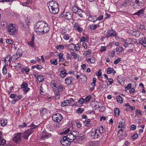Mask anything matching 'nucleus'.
<instances>
[{"instance_id": "nucleus-1", "label": "nucleus", "mask_w": 146, "mask_h": 146, "mask_svg": "<svg viewBox=\"0 0 146 146\" xmlns=\"http://www.w3.org/2000/svg\"><path fill=\"white\" fill-rule=\"evenodd\" d=\"M35 31L37 34L43 35L47 33L50 30L47 23L44 21L37 22L35 26Z\"/></svg>"}, {"instance_id": "nucleus-2", "label": "nucleus", "mask_w": 146, "mask_h": 146, "mask_svg": "<svg viewBox=\"0 0 146 146\" xmlns=\"http://www.w3.org/2000/svg\"><path fill=\"white\" fill-rule=\"evenodd\" d=\"M50 13L55 15L57 14L59 11V6L58 3L54 1H50L47 4Z\"/></svg>"}, {"instance_id": "nucleus-3", "label": "nucleus", "mask_w": 146, "mask_h": 146, "mask_svg": "<svg viewBox=\"0 0 146 146\" xmlns=\"http://www.w3.org/2000/svg\"><path fill=\"white\" fill-rule=\"evenodd\" d=\"M133 3L132 5L134 9L139 8L145 5V0H131Z\"/></svg>"}, {"instance_id": "nucleus-4", "label": "nucleus", "mask_w": 146, "mask_h": 146, "mask_svg": "<svg viewBox=\"0 0 146 146\" xmlns=\"http://www.w3.org/2000/svg\"><path fill=\"white\" fill-rule=\"evenodd\" d=\"M37 126L35 125L33 123H32L30 125L31 128L24 132L23 135V138L25 139H27L29 136L34 131L33 129H35Z\"/></svg>"}, {"instance_id": "nucleus-5", "label": "nucleus", "mask_w": 146, "mask_h": 146, "mask_svg": "<svg viewBox=\"0 0 146 146\" xmlns=\"http://www.w3.org/2000/svg\"><path fill=\"white\" fill-rule=\"evenodd\" d=\"M78 133L76 131H73L65 136L68 140L71 142H72L78 136Z\"/></svg>"}, {"instance_id": "nucleus-6", "label": "nucleus", "mask_w": 146, "mask_h": 146, "mask_svg": "<svg viewBox=\"0 0 146 146\" xmlns=\"http://www.w3.org/2000/svg\"><path fill=\"white\" fill-rule=\"evenodd\" d=\"M15 24H10L7 26V31L11 35H14L17 32V29L15 27Z\"/></svg>"}, {"instance_id": "nucleus-7", "label": "nucleus", "mask_w": 146, "mask_h": 146, "mask_svg": "<svg viewBox=\"0 0 146 146\" xmlns=\"http://www.w3.org/2000/svg\"><path fill=\"white\" fill-rule=\"evenodd\" d=\"M52 118V120L56 122H60L63 118L62 115L59 113H56L53 115Z\"/></svg>"}, {"instance_id": "nucleus-8", "label": "nucleus", "mask_w": 146, "mask_h": 146, "mask_svg": "<svg viewBox=\"0 0 146 146\" xmlns=\"http://www.w3.org/2000/svg\"><path fill=\"white\" fill-rule=\"evenodd\" d=\"M66 137L64 136L62 139L60 141L61 144L64 146H68L70 145L71 142Z\"/></svg>"}, {"instance_id": "nucleus-9", "label": "nucleus", "mask_w": 146, "mask_h": 146, "mask_svg": "<svg viewBox=\"0 0 146 146\" xmlns=\"http://www.w3.org/2000/svg\"><path fill=\"white\" fill-rule=\"evenodd\" d=\"M22 135V133H18L15 134L13 139V140L17 143H19L21 141L22 138L21 137V135Z\"/></svg>"}, {"instance_id": "nucleus-10", "label": "nucleus", "mask_w": 146, "mask_h": 146, "mask_svg": "<svg viewBox=\"0 0 146 146\" xmlns=\"http://www.w3.org/2000/svg\"><path fill=\"white\" fill-rule=\"evenodd\" d=\"M99 134L98 133L96 132V130L94 132L90 131L89 133V135L91 139H97L99 137Z\"/></svg>"}, {"instance_id": "nucleus-11", "label": "nucleus", "mask_w": 146, "mask_h": 146, "mask_svg": "<svg viewBox=\"0 0 146 146\" xmlns=\"http://www.w3.org/2000/svg\"><path fill=\"white\" fill-rule=\"evenodd\" d=\"M51 136L50 134L47 133L46 131L44 130L42 132L41 136V138L44 140L47 139Z\"/></svg>"}, {"instance_id": "nucleus-12", "label": "nucleus", "mask_w": 146, "mask_h": 146, "mask_svg": "<svg viewBox=\"0 0 146 146\" xmlns=\"http://www.w3.org/2000/svg\"><path fill=\"white\" fill-rule=\"evenodd\" d=\"M100 102L96 101H92L90 104V106L93 109H96L97 108H100V105H101Z\"/></svg>"}, {"instance_id": "nucleus-13", "label": "nucleus", "mask_w": 146, "mask_h": 146, "mask_svg": "<svg viewBox=\"0 0 146 146\" xmlns=\"http://www.w3.org/2000/svg\"><path fill=\"white\" fill-rule=\"evenodd\" d=\"M12 58L11 55L7 56L4 60V62L5 64L7 65H10L11 63V60Z\"/></svg>"}, {"instance_id": "nucleus-14", "label": "nucleus", "mask_w": 146, "mask_h": 146, "mask_svg": "<svg viewBox=\"0 0 146 146\" xmlns=\"http://www.w3.org/2000/svg\"><path fill=\"white\" fill-rule=\"evenodd\" d=\"M64 17L67 20H70L72 18L73 13L71 12H66L65 14Z\"/></svg>"}, {"instance_id": "nucleus-15", "label": "nucleus", "mask_w": 146, "mask_h": 146, "mask_svg": "<svg viewBox=\"0 0 146 146\" xmlns=\"http://www.w3.org/2000/svg\"><path fill=\"white\" fill-rule=\"evenodd\" d=\"M131 0H126L123 2V4L121 5L122 6H123L127 7L129 6L130 5H132L133 4L132 1Z\"/></svg>"}, {"instance_id": "nucleus-16", "label": "nucleus", "mask_w": 146, "mask_h": 146, "mask_svg": "<svg viewBox=\"0 0 146 146\" xmlns=\"http://www.w3.org/2000/svg\"><path fill=\"white\" fill-rule=\"evenodd\" d=\"M117 79L118 81L121 85H123L124 83L125 78L124 77L120 76H117Z\"/></svg>"}, {"instance_id": "nucleus-17", "label": "nucleus", "mask_w": 146, "mask_h": 146, "mask_svg": "<svg viewBox=\"0 0 146 146\" xmlns=\"http://www.w3.org/2000/svg\"><path fill=\"white\" fill-rule=\"evenodd\" d=\"M139 42L143 45L145 47H146V38L145 37L140 38L139 40Z\"/></svg>"}, {"instance_id": "nucleus-18", "label": "nucleus", "mask_w": 146, "mask_h": 146, "mask_svg": "<svg viewBox=\"0 0 146 146\" xmlns=\"http://www.w3.org/2000/svg\"><path fill=\"white\" fill-rule=\"evenodd\" d=\"M74 26L75 29L79 32H81L82 31V28L81 27L80 25L78 23H75L74 24Z\"/></svg>"}, {"instance_id": "nucleus-19", "label": "nucleus", "mask_w": 146, "mask_h": 146, "mask_svg": "<svg viewBox=\"0 0 146 146\" xmlns=\"http://www.w3.org/2000/svg\"><path fill=\"white\" fill-rule=\"evenodd\" d=\"M126 41H127L126 43L128 44H134L136 42V40L134 38H128L126 40Z\"/></svg>"}, {"instance_id": "nucleus-20", "label": "nucleus", "mask_w": 146, "mask_h": 146, "mask_svg": "<svg viewBox=\"0 0 146 146\" xmlns=\"http://www.w3.org/2000/svg\"><path fill=\"white\" fill-rule=\"evenodd\" d=\"M96 132L100 134L101 135L104 132V128L103 126H101L99 128L95 129Z\"/></svg>"}, {"instance_id": "nucleus-21", "label": "nucleus", "mask_w": 146, "mask_h": 146, "mask_svg": "<svg viewBox=\"0 0 146 146\" xmlns=\"http://www.w3.org/2000/svg\"><path fill=\"white\" fill-rule=\"evenodd\" d=\"M72 78L71 77H69L66 78L65 81L67 85H70L71 84Z\"/></svg>"}, {"instance_id": "nucleus-22", "label": "nucleus", "mask_w": 146, "mask_h": 146, "mask_svg": "<svg viewBox=\"0 0 146 146\" xmlns=\"http://www.w3.org/2000/svg\"><path fill=\"white\" fill-rule=\"evenodd\" d=\"M89 20L91 21L95 22L97 20V17L95 16L90 15L88 18Z\"/></svg>"}, {"instance_id": "nucleus-23", "label": "nucleus", "mask_w": 146, "mask_h": 146, "mask_svg": "<svg viewBox=\"0 0 146 146\" xmlns=\"http://www.w3.org/2000/svg\"><path fill=\"white\" fill-rule=\"evenodd\" d=\"M91 121H90V119H87L84 121V124L86 126L89 127L91 125Z\"/></svg>"}, {"instance_id": "nucleus-24", "label": "nucleus", "mask_w": 146, "mask_h": 146, "mask_svg": "<svg viewBox=\"0 0 146 146\" xmlns=\"http://www.w3.org/2000/svg\"><path fill=\"white\" fill-rule=\"evenodd\" d=\"M76 14L78 15L80 17H83V14H84V13L83 12V10L79 9L77 13Z\"/></svg>"}, {"instance_id": "nucleus-25", "label": "nucleus", "mask_w": 146, "mask_h": 146, "mask_svg": "<svg viewBox=\"0 0 146 146\" xmlns=\"http://www.w3.org/2000/svg\"><path fill=\"white\" fill-rule=\"evenodd\" d=\"M120 112V111L119 109L116 108L115 109L114 111V113L115 115L117 117L119 115V113Z\"/></svg>"}, {"instance_id": "nucleus-26", "label": "nucleus", "mask_w": 146, "mask_h": 146, "mask_svg": "<svg viewBox=\"0 0 146 146\" xmlns=\"http://www.w3.org/2000/svg\"><path fill=\"white\" fill-rule=\"evenodd\" d=\"M60 76L62 78H64L68 74V73H66V71L65 70H63L60 71Z\"/></svg>"}, {"instance_id": "nucleus-27", "label": "nucleus", "mask_w": 146, "mask_h": 146, "mask_svg": "<svg viewBox=\"0 0 146 146\" xmlns=\"http://www.w3.org/2000/svg\"><path fill=\"white\" fill-rule=\"evenodd\" d=\"M143 10L141 9L138 11L137 12L135 13L134 14V15H137L138 16H140L141 14H143Z\"/></svg>"}, {"instance_id": "nucleus-28", "label": "nucleus", "mask_w": 146, "mask_h": 146, "mask_svg": "<svg viewBox=\"0 0 146 146\" xmlns=\"http://www.w3.org/2000/svg\"><path fill=\"white\" fill-rule=\"evenodd\" d=\"M1 125L3 126H5L7 123V120L6 119H3L1 120Z\"/></svg>"}, {"instance_id": "nucleus-29", "label": "nucleus", "mask_w": 146, "mask_h": 146, "mask_svg": "<svg viewBox=\"0 0 146 146\" xmlns=\"http://www.w3.org/2000/svg\"><path fill=\"white\" fill-rule=\"evenodd\" d=\"M63 53H60L58 55L59 60L62 61H64V59L63 57Z\"/></svg>"}, {"instance_id": "nucleus-30", "label": "nucleus", "mask_w": 146, "mask_h": 146, "mask_svg": "<svg viewBox=\"0 0 146 146\" xmlns=\"http://www.w3.org/2000/svg\"><path fill=\"white\" fill-rule=\"evenodd\" d=\"M31 68L32 69H33L34 68H36L38 70H40L42 69V67L40 65H38L32 66Z\"/></svg>"}, {"instance_id": "nucleus-31", "label": "nucleus", "mask_w": 146, "mask_h": 146, "mask_svg": "<svg viewBox=\"0 0 146 146\" xmlns=\"http://www.w3.org/2000/svg\"><path fill=\"white\" fill-rule=\"evenodd\" d=\"M132 33L133 36H134L136 37H138L140 34V32L138 31H133V32Z\"/></svg>"}, {"instance_id": "nucleus-32", "label": "nucleus", "mask_w": 146, "mask_h": 146, "mask_svg": "<svg viewBox=\"0 0 146 146\" xmlns=\"http://www.w3.org/2000/svg\"><path fill=\"white\" fill-rule=\"evenodd\" d=\"M86 61L88 62L90 61L91 63H94L95 62V60L93 58H90L87 59Z\"/></svg>"}, {"instance_id": "nucleus-33", "label": "nucleus", "mask_w": 146, "mask_h": 146, "mask_svg": "<svg viewBox=\"0 0 146 146\" xmlns=\"http://www.w3.org/2000/svg\"><path fill=\"white\" fill-rule=\"evenodd\" d=\"M50 62L51 64L55 65L58 64L57 60L56 59H52L50 61Z\"/></svg>"}, {"instance_id": "nucleus-34", "label": "nucleus", "mask_w": 146, "mask_h": 146, "mask_svg": "<svg viewBox=\"0 0 146 146\" xmlns=\"http://www.w3.org/2000/svg\"><path fill=\"white\" fill-rule=\"evenodd\" d=\"M71 46H72V47H73L74 48V49H75L76 50H78L80 49V47L78 46V44H76V45H74V44H72L71 45Z\"/></svg>"}, {"instance_id": "nucleus-35", "label": "nucleus", "mask_w": 146, "mask_h": 146, "mask_svg": "<svg viewBox=\"0 0 146 146\" xmlns=\"http://www.w3.org/2000/svg\"><path fill=\"white\" fill-rule=\"evenodd\" d=\"M117 101L118 102L120 103H123V100L122 98L120 96H117L116 97Z\"/></svg>"}, {"instance_id": "nucleus-36", "label": "nucleus", "mask_w": 146, "mask_h": 146, "mask_svg": "<svg viewBox=\"0 0 146 146\" xmlns=\"http://www.w3.org/2000/svg\"><path fill=\"white\" fill-rule=\"evenodd\" d=\"M71 55L73 56L74 59H78L79 57V55L78 54H76L74 52H72Z\"/></svg>"}, {"instance_id": "nucleus-37", "label": "nucleus", "mask_w": 146, "mask_h": 146, "mask_svg": "<svg viewBox=\"0 0 146 146\" xmlns=\"http://www.w3.org/2000/svg\"><path fill=\"white\" fill-rule=\"evenodd\" d=\"M79 9V7H77L76 6H74L72 8V11L73 13H76Z\"/></svg>"}, {"instance_id": "nucleus-38", "label": "nucleus", "mask_w": 146, "mask_h": 146, "mask_svg": "<svg viewBox=\"0 0 146 146\" xmlns=\"http://www.w3.org/2000/svg\"><path fill=\"white\" fill-rule=\"evenodd\" d=\"M66 101V100H64L63 102H62L61 106L62 107H64L65 106L69 105V103Z\"/></svg>"}, {"instance_id": "nucleus-39", "label": "nucleus", "mask_w": 146, "mask_h": 146, "mask_svg": "<svg viewBox=\"0 0 146 146\" xmlns=\"http://www.w3.org/2000/svg\"><path fill=\"white\" fill-rule=\"evenodd\" d=\"M27 44L28 45L32 47H34V41H30L29 42H27Z\"/></svg>"}, {"instance_id": "nucleus-40", "label": "nucleus", "mask_w": 146, "mask_h": 146, "mask_svg": "<svg viewBox=\"0 0 146 146\" xmlns=\"http://www.w3.org/2000/svg\"><path fill=\"white\" fill-rule=\"evenodd\" d=\"M2 73L4 75H5L7 74V70L5 65H4L3 66V67L2 69Z\"/></svg>"}, {"instance_id": "nucleus-41", "label": "nucleus", "mask_w": 146, "mask_h": 146, "mask_svg": "<svg viewBox=\"0 0 146 146\" xmlns=\"http://www.w3.org/2000/svg\"><path fill=\"white\" fill-rule=\"evenodd\" d=\"M37 79L39 83H40L44 80V78L43 76L40 75L38 76V78Z\"/></svg>"}, {"instance_id": "nucleus-42", "label": "nucleus", "mask_w": 146, "mask_h": 146, "mask_svg": "<svg viewBox=\"0 0 146 146\" xmlns=\"http://www.w3.org/2000/svg\"><path fill=\"white\" fill-rule=\"evenodd\" d=\"M70 131V129L69 128H68L65 129L63 132H62L61 134L66 135Z\"/></svg>"}, {"instance_id": "nucleus-43", "label": "nucleus", "mask_w": 146, "mask_h": 146, "mask_svg": "<svg viewBox=\"0 0 146 146\" xmlns=\"http://www.w3.org/2000/svg\"><path fill=\"white\" fill-rule=\"evenodd\" d=\"M63 37L66 40H68L70 38L69 35L67 34H65L64 35Z\"/></svg>"}, {"instance_id": "nucleus-44", "label": "nucleus", "mask_w": 146, "mask_h": 146, "mask_svg": "<svg viewBox=\"0 0 146 146\" xmlns=\"http://www.w3.org/2000/svg\"><path fill=\"white\" fill-rule=\"evenodd\" d=\"M91 96L89 95V96H87V97H86V98L85 99L84 101H85V102L86 103V102H87L89 101L91 99Z\"/></svg>"}, {"instance_id": "nucleus-45", "label": "nucleus", "mask_w": 146, "mask_h": 146, "mask_svg": "<svg viewBox=\"0 0 146 146\" xmlns=\"http://www.w3.org/2000/svg\"><path fill=\"white\" fill-rule=\"evenodd\" d=\"M113 68H108L107 69V72L108 74H111L112 73Z\"/></svg>"}, {"instance_id": "nucleus-46", "label": "nucleus", "mask_w": 146, "mask_h": 146, "mask_svg": "<svg viewBox=\"0 0 146 146\" xmlns=\"http://www.w3.org/2000/svg\"><path fill=\"white\" fill-rule=\"evenodd\" d=\"M66 101L69 103V105H70L74 102V100L73 99L70 98L69 100H66Z\"/></svg>"}, {"instance_id": "nucleus-47", "label": "nucleus", "mask_w": 146, "mask_h": 146, "mask_svg": "<svg viewBox=\"0 0 146 146\" xmlns=\"http://www.w3.org/2000/svg\"><path fill=\"white\" fill-rule=\"evenodd\" d=\"M64 46L63 45H59L57 46L56 47V48L57 49L59 50H63L64 48Z\"/></svg>"}, {"instance_id": "nucleus-48", "label": "nucleus", "mask_w": 146, "mask_h": 146, "mask_svg": "<svg viewBox=\"0 0 146 146\" xmlns=\"http://www.w3.org/2000/svg\"><path fill=\"white\" fill-rule=\"evenodd\" d=\"M131 88V84H129L127 86L125 87V91L127 92V90Z\"/></svg>"}, {"instance_id": "nucleus-49", "label": "nucleus", "mask_w": 146, "mask_h": 146, "mask_svg": "<svg viewBox=\"0 0 146 146\" xmlns=\"http://www.w3.org/2000/svg\"><path fill=\"white\" fill-rule=\"evenodd\" d=\"M84 110L82 108H79L77 110L76 112H78V113H81Z\"/></svg>"}, {"instance_id": "nucleus-50", "label": "nucleus", "mask_w": 146, "mask_h": 146, "mask_svg": "<svg viewBox=\"0 0 146 146\" xmlns=\"http://www.w3.org/2000/svg\"><path fill=\"white\" fill-rule=\"evenodd\" d=\"M28 86V84L26 82H23L21 85V88H25L26 87Z\"/></svg>"}, {"instance_id": "nucleus-51", "label": "nucleus", "mask_w": 146, "mask_h": 146, "mask_svg": "<svg viewBox=\"0 0 146 146\" xmlns=\"http://www.w3.org/2000/svg\"><path fill=\"white\" fill-rule=\"evenodd\" d=\"M97 25H96L92 24L90 27V29L91 30H94L97 28Z\"/></svg>"}, {"instance_id": "nucleus-52", "label": "nucleus", "mask_w": 146, "mask_h": 146, "mask_svg": "<svg viewBox=\"0 0 146 146\" xmlns=\"http://www.w3.org/2000/svg\"><path fill=\"white\" fill-rule=\"evenodd\" d=\"M57 88L59 92H62L64 90V88L62 86H58Z\"/></svg>"}, {"instance_id": "nucleus-53", "label": "nucleus", "mask_w": 146, "mask_h": 146, "mask_svg": "<svg viewBox=\"0 0 146 146\" xmlns=\"http://www.w3.org/2000/svg\"><path fill=\"white\" fill-rule=\"evenodd\" d=\"M31 2L29 1H27L26 2L23 3L22 5L23 6H26L28 4H30Z\"/></svg>"}, {"instance_id": "nucleus-54", "label": "nucleus", "mask_w": 146, "mask_h": 146, "mask_svg": "<svg viewBox=\"0 0 146 146\" xmlns=\"http://www.w3.org/2000/svg\"><path fill=\"white\" fill-rule=\"evenodd\" d=\"M80 44H82V46L85 48H87V46L86 43L84 42H80Z\"/></svg>"}, {"instance_id": "nucleus-55", "label": "nucleus", "mask_w": 146, "mask_h": 146, "mask_svg": "<svg viewBox=\"0 0 146 146\" xmlns=\"http://www.w3.org/2000/svg\"><path fill=\"white\" fill-rule=\"evenodd\" d=\"M6 42L7 43L9 44H12L13 43V41L9 39H7Z\"/></svg>"}, {"instance_id": "nucleus-56", "label": "nucleus", "mask_w": 146, "mask_h": 146, "mask_svg": "<svg viewBox=\"0 0 146 146\" xmlns=\"http://www.w3.org/2000/svg\"><path fill=\"white\" fill-rule=\"evenodd\" d=\"M91 53V50H88L86 51L84 53V55H85L86 56H87V55Z\"/></svg>"}, {"instance_id": "nucleus-57", "label": "nucleus", "mask_w": 146, "mask_h": 146, "mask_svg": "<svg viewBox=\"0 0 146 146\" xmlns=\"http://www.w3.org/2000/svg\"><path fill=\"white\" fill-rule=\"evenodd\" d=\"M123 47H119L118 48H116V51L117 52H121L123 50Z\"/></svg>"}, {"instance_id": "nucleus-58", "label": "nucleus", "mask_w": 146, "mask_h": 146, "mask_svg": "<svg viewBox=\"0 0 146 146\" xmlns=\"http://www.w3.org/2000/svg\"><path fill=\"white\" fill-rule=\"evenodd\" d=\"M6 141L4 139H2L1 140H0V145H4L6 143Z\"/></svg>"}, {"instance_id": "nucleus-59", "label": "nucleus", "mask_w": 146, "mask_h": 146, "mask_svg": "<svg viewBox=\"0 0 146 146\" xmlns=\"http://www.w3.org/2000/svg\"><path fill=\"white\" fill-rule=\"evenodd\" d=\"M16 54V58H18L21 56L22 54L21 53H20L19 52H18V51H17Z\"/></svg>"}, {"instance_id": "nucleus-60", "label": "nucleus", "mask_w": 146, "mask_h": 146, "mask_svg": "<svg viewBox=\"0 0 146 146\" xmlns=\"http://www.w3.org/2000/svg\"><path fill=\"white\" fill-rule=\"evenodd\" d=\"M78 102L81 104H83L85 102V101L84 98H82L79 99Z\"/></svg>"}, {"instance_id": "nucleus-61", "label": "nucleus", "mask_w": 146, "mask_h": 146, "mask_svg": "<svg viewBox=\"0 0 146 146\" xmlns=\"http://www.w3.org/2000/svg\"><path fill=\"white\" fill-rule=\"evenodd\" d=\"M115 53V51H112L111 53H109V55L111 57H113L114 56Z\"/></svg>"}, {"instance_id": "nucleus-62", "label": "nucleus", "mask_w": 146, "mask_h": 146, "mask_svg": "<svg viewBox=\"0 0 146 146\" xmlns=\"http://www.w3.org/2000/svg\"><path fill=\"white\" fill-rule=\"evenodd\" d=\"M121 60V58H119L115 60L114 62L115 64H117Z\"/></svg>"}, {"instance_id": "nucleus-63", "label": "nucleus", "mask_w": 146, "mask_h": 146, "mask_svg": "<svg viewBox=\"0 0 146 146\" xmlns=\"http://www.w3.org/2000/svg\"><path fill=\"white\" fill-rule=\"evenodd\" d=\"M86 38L84 36H82L80 40V42H86Z\"/></svg>"}, {"instance_id": "nucleus-64", "label": "nucleus", "mask_w": 146, "mask_h": 146, "mask_svg": "<svg viewBox=\"0 0 146 146\" xmlns=\"http://www.w3.org/2000/svg\"><path fill=\"white\" fill-rule=\"evenodd\" d=\"M30 90V89L28 87H25V88H24L23 90V91L25 92L26 93L28 92Z\"/></svg>"}]
</instances>
